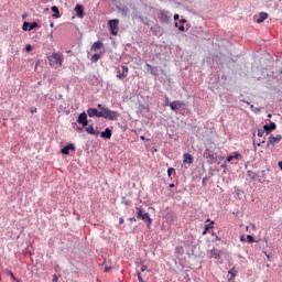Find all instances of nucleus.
Returning <instances> with one entry per match:
<instances>
[{
  "instance_id": "obj_1",
  "label": "nucleus",
  "mask_w": 282,
  "mask_h": 282,
  "mask_svg": "<svg viewBox=\"0 0 282 282\" xmlns=\"http://www.w3.org/2000/svg\"><path fill=\"white\" fill-rule=\"evenodd\" d=\"M99 109V118H104L105 120H118V112L113 110H109V108L102 106L99 104L98 106Z\"/></svg>"
},
{
  "instance_id": "obj_2",
  "label": "nucleus",
  "mask_w": 282,
  "mask_h": 282,
  "mask_svg": "<svg viewBox=\"0 0 282 282\" xmlns=\"http://www.w3.org/2000/svg\"><path fill=\"white\" fill-rule=\"evenodd\" d=\"M51 67H63V54L62 53H53L47 57Z\"/></svg>"
},
{
  "instance_id": "obj_3",
  "label": "nucleus",
  "mask_w": 282,
  "mask_h": 282,
  "mask_svg": "<svg viewBox=\"0 0 282 282\" xmlns=\"http://www.w3.org/2000/svg\"><path fill=\"white\" fill-rule=\"evenodd\" d=\"M137 218L142 219V221L148 225V228H150L151 224H153V219H151L149 213H144L142 207H137Z\"/></svg>"
},
{
  "instance_id": "obj_4",
  "label": "nucleus",
  "mask_w": 282,
  "mask_h": 282,
  "mask_svg": "<svg viewBox=\"0 0 282 282\" xmlns=\"http://www.w3.org/2000/svg\"><path fill=\"white\" fill-rule=\"evenodd\" d=\"M120 24V20L113 19L108 21V28L112 36H118V25Z\"/></svg>"
},
{
  "instance_id": "obj_5",
  "label": "nucleus",
  "mask_w": 282,
  "mask_h": 282,
  "mask_svg": "<svg viewBox=\"0 0 282 282\" xmlns=\"http://www.w3.org/2000/svg\"><path fill=\"white\" fill-rule=\"evenodd\" d=\"M158 19L161 23H169V21H171V13L169 11L159 10Z\"/></svg>"
},
{
  "instance_id": "obj_6",
  "label": "nucleus",
  "mask_w": 282,
  "mask_h": 282,
  "mask_svg": "<svg viewBox=\"0 0 282 282\" xmlns=\"http://www.w3.org/2000/svg\"><path fill=\"white\" fill-rule=\"evenodd\" d=\"M281 140H282L281 134H278L276 137L270 135L269 140L267 142V147H274L275 144H279V142H281Z\"/></svg>"
},
{
  "instance_id": "obj_7",
  "label": "nucleus",
  "mask_w": 282,
  "mask_h": 282,
  "mask_svg": "<svg viewBox=\"0 0 282 282\" xmlns=\"http://www.w3.org/2000/svg\"><path fill=\"white\" fill-rule=\"evenodd\" d=\"M77 122L78 124H82V127H87L89 124V121L87 120V112L79 113Z\"/></svg>"
},
{
  "instance_id": "obj_8",
  "label": "nucleus",
  "mask_w": 282,
  "mask_h": 282,
  "mask_svg": "<svg viewBox=\"0 0 282 282\" xmlns=\"http://www.w3.org/2000/svg\"><path fill=\"white\" fill-rule=\"evenodd\" d=\"M169 106L172 109V111H177L178 109H182L184 107V102L180 100H175V101H171Z\"/></svg>"
},
{
  "instance_id": "obj_9",
  "label": "nucleus",
  "mask_w": 282,
  "mask_h": 282,
  "mask_svg": "<svg viewBox=\"0 0 282 282\" xmlns=\"http://www.w3.org/2000/svg\"><path fill=\"white\" fill-rule=\"evenodd\" d=\"M129 76V67L127 66H122V72L120 73V70L117 74V78H119V80H124V78H127Z\"/></svg>"
},
{
  "instance_id": "obj_10",
  "label": "nucleus",
  "mask_w": 282,
  "mask_h": 282,
  "mask_svg": "<svg viewBox=\"0 0 282 282\" xmlns=\"http://www.w3.org/2000/svg\"><path fill=\"white\" fill-rule=\"evenodd\" d=\"M148 267L145 264H141L140 265V271L137 272L138 274V280L140 282H144V276H147L145 274H143L142 272H147Z\"/></svg>"
},
{
  "instance_id": "obj_11",
  "label": "nucleus",
  "mask_w": 282,
  "mask_h": 282,
  "mask_svg": "<svg viewBox=\"0 0 282 282\" xmlns=\"http://www.w3.org/2000/svg\"><path fill=\"white\" fill-rule=\"evenodd\" d=\"M87 116H89V118H100V111L96 108H88Z\"/></svg>"
},
{
  "instance_id": "obj_12",
  "label": "nucleus",
  "mask_w": 282,
  "mask_h": 282,
  "mask_svg": "<svg viewBox=\"0 0 282 282\" xmlns=\"http://www.w3.org/2000/svg\"><path fill=\"white\" fill-rule=\"evenodd\" d=\"M268 19V13L267 12H260L258 15H254V21L256 23H263Z\"/></svg>"
},
{
  "instance_id": "obj_13",
  "label": "nucleus",
  "mask_w": 282,
  "mask_h": 282,
  "mask_svg": "<svg viewBox=\"0 0 282 282\" xmlns=\"http://www.w3.org/2000/svg\"><path fill=\"white\" fill-rule=\"evenodd\" d=\"M69 151H76V147H75L74 144L65 145V147L61 150V153H63V155H69Z\"/></svg>"
},
{
  "instance_id": "obj_14",
  "label": "nucleus",
  "mask_w": 282,
  "mask_h": 282,
  "mask_svg": "<svg viewBox=\"0 0 282 282\" xmlns=\"http://www.w3.org/2000/svg\"><path fill=\"white\" fill-rule=\"evenodd\" d=\"M263 129H264L267 135H270V131H274L276 129V123L271 122L270 124H264Z\"/></svg>"
},
{
  "instance_id": "obj_15",
  "label": "nucleus",
  "mask_w": 282,
  "mask_h": 282,
  "mask_svg": "<svg viewBox=\"0 0 282 282\" xmlns=\"http://www.w3.org/2000/svg\"><path fill=\"white\" fill-rule=\"evenodd\" d=\"M75 12L77 14V17H79L82 19V17H85V10L83 9V6L77 4L75 7Z\"/></svg>"
},
{
  "instance_id": "obj_16",
  "label": "nucleus",
  "mask_w": 282,
  "mask_h": 282,
  "mask_svg": "<svg viewBox=\"0 0 282 282\" xmlns=\"http://www.w3.org/2000/svg\"><path fill=\"white\" fill-rule=\"evenodd\" d=\"M85 131L89 134V135H98V131L96 129H94V126H86L84 127Z\"/></svg>"
},
{
  "instance_id": "obj_17",
  "label": "nucleus",
  "mask_w": 282,
  "mask_h": 282,
  "mask_svg": "<svg viewBox=\"0 0 282 282\" xmlns=\"http://www.w3.org/2000/svg\"><path fill=\"white\" fill-rule=\"evenodd\" d=\"M183 163L184 164H193V155H191L189 153H185L183 155Z\"/></svg>"
},
{
  "instance_id": "obj_18",
  "label": "nucleus",
  "mask_w": 282,
  "mask_h": 282,
  "mask_svg": "<svg viewBox=\"0 0 282 282\" xmlns=\"http://www.w3.org/2000/svg\"><path fill=\"white\" fill-rule=\"evenodd\" d=\"M111 129L106 128L104 132H101V138H106V140H111Z\"/></svg>"
},
{
  "instance_id": "obj_19",
  "label": "nucleus",
  "mask_w": 282,
  "mask_h": 282,
  "mask_svg": "<svg viewBox=\"0 0 282 282\" xmlns=\"http://www.w3.org/2000/svg\"><path fill=\"white\" fill-rule=\"evenodd\" d=\"M100 47H102V42L97 41L91 45V51L93 52H98V50H100Z\"/></svg>"
},
{
  "instance_id": "obj_20",
  "label": "nucleus",
  "mask_w": 282,
  "mask_h": 282,
  "mask_svg": "<svg viewBox=\"0 0 282 282\" xmlns=\"http://www.w3.org/2000/svg\"><path fill=\"white\" fill-rule=\"evenodd\" d=\"M52 12H54L53 17L55 19H59L61 18V12L58 11V7L54 6L51 8Z\"/></svg>"
},
{
  "instance_id": "obj_21",
  "label": "nucleus",
  "mask_w": 282,
  "mask_h": 282,
  "mask_svg": "<svg viewBox=\"0 0 282 282\" xmlns=\"http://www.w3.org/2000/svg\"><path fill=\"white\" fill-rule=\"evenodd\" d=\"M212 257H214V259H219V257H221V251L217 250V249H213L210 251Z\"/></svg>"
},
{
  "instance_id": "obj_22",
  "label": "nucleus",
  "mask_w": 282,
  "mask_h": 282,
  "mask_svg": "<svg viewBox=\"0 0 282 282\" xmlns=\"http://www.w3.org/2000/svg\"><path fill=\"white\" fill-rule=\"evenodd\" d=\"M247 175H248V177H250V180H256L257 177H259V174H257V172L251 171V170H249L247 172Z\"/></svg>"
},
{
  "instance_id": "obj_23",
  "label": "nucleus",
  "mask_w": 282,
  "mask_h": 282,
  "mask_svg": "<svg viewBox=\"0 0 282 282\" xmlns=\"http://www.w3.org/2000/svg\"><path fill=\"white\" fill-rule=\"evenodd\" d=\"M215 221H212L209 225H205L203 235H207V232L213 229Z\"/></svg>"
},
{
  "instance_id": "obj_24",
  "label": "nucleus",
  "mask_w": 282,
  "mask_h": 282,
  "mask_svg": "<svg viewBox=\"0 0 282 282\" xmlns=\"http://www.w3.org/2000/svg\"><path fill=\"white\" fill-rule=\"evenodd\" d=\"M229 281L235 279L237 276V271L232 269L231 271H228Z\"/></svg>"
},
{
  "instance_id": "obj_25",
  "label": "nucleus",
  "mask_w": 282,
  "mask_h": 282,
  "mask_svg": "<svg viewBox=\"0 0 282 282\" xmlns=\"http://www.w3.org/2000/svg\"><path fill=\"white\" fill-rule=\"evenodd\" d=\"M35 28H39V22L29 23V32H32Z\"/></svg>"
},
{
  "instance_id": "obj_26",
  "label": "nucleus",
  "mask_w": 282,
  "mask_h": 282,
  "mask_svg": "<svg viewBox=\"0 0 282 282\" xmlns=\"http://www.w3.org/2000/svg\"><path fill=\"white\" fill-rule=\"evenodd\" d=\"M90 61L91 63H98V61H100V54H94Z\"/></svg>"
},
{
  "instance_id": "obj_27",
  "label": "nucleus",
  "mask_w": 282,
  "mask_h": 282,
  "mask_svg": "<svg viewBox=\"0 0 282 282\" xmlns=\"http://www.w3.org/2000/svg\"><path fill=\"white\" fill-rule=\"evenodd\" d=\"M175 252L176 254H184V247H176Z\"/></svg>"
},
{
  "instance_id": "obj_28",
  "label": "nucleus",
  "mask_w": 282,
  "mask_h": 282,
  "mask_svg": "<svg viewBox=\"0 0 282 282\" xmlns=\"http://www.w3.org/2000/svg\"><path fill=\"white\" fill-rule=\"evenodd\" d=\"M22 30L24 32H28V30H30V22H24L23 25H22Z\"/></svg>"
},
{
  "instance_id": "obj_29",
  "label": "nucleus",
  "mask_w": 282,
  "mask_h": 282,
  "mask_svg": "<svg viewBox=\"0 0 282 282\" xmlns=\"http://www.w3.org/2000/svg\"><path fill=\"white\" fill-rule=\"evenodd\" d=\"M265 135V129L258 130V138H263Z\"/></svg>"
},
{
  "instance_id": "obj_30",
  "label": "nucleus",
  "mask_w": 282,
  "mask_h": 282,
  "mask_svg": "<svg viewBox=\"0 0 282 282\" xmlns=\"http://www.w3.org/2000/svg\"><path fill=\"white\" fill-rule=\"evenodd\" d=\"M173 173H175V169L170 167L167 169V176L171 177V175H173Z\"/></svg>"
},
{
  "instance_id": "obj_31",
  "label": "nucleus",
  "mask_w": 282,
  "mask_h": 282,
  "mask_svg": "<svg viewBox=\"0 0 282 282\" xmlns=\"http://www.w3.org/2000/svg\"><path fill=\"white\" fill-rule=\"evenodd\" d=\"M247 239L249 243H254V237H252V235H248Z\"/></svg>"
},
{
  "instance_id": "obj_32",
  "label": "nucleus",
  "mask_w": 282,
  "mask_h": 282,
  "mask_svg": "<svg viewBox=\"0 0 282 282\" xmlns=\"http://www.w3.org/2000/svg\"><path fill=\"white\" fill-rule=\"evenodd\" d=\"M231 156L234 158V160H239V158H241V153L235 152Z\"/></svg>"
},
{
  "instance_id": "obj_33",
  "label": "nucleus",
  "mask_w": 282,
  "mask_h": 282,
  "mask_svg": "<svg viewBox=\"0 0 282 282\" xmlns=\"http://www.w3.org/2000/svg\"><path fill=\"white\" fill-rule=\"evenodd\" d=\"M10 276L13 279V281L21 282V280L14 278V273H12V271H10Z\"/></svg>"
},
{
  "instance_id": "obj_34",
  "label": "nucleus",
  "mask_w": 282,
  "mask_h": 282,
  "mask_svg": "<svg viewBox=\"0 0 282 282\" xmlns=\"http://www.w3.org/2000/svg\"><path fill=\"white\" fill-rule=\"evenodd\" d=\"M31 51H32V45L26 44V45H25V52H31Z\"/></svg>"
},
{
  "instance_id": "obj_35",
  "label": "nucleus",
  "mask_w": 282,
  "mask_h": 282,
  "mask_svg": "<svg viewBox=\"0 0 282 282\" xmlns=\"http://www.w3.org/2000/svg\"><path fill=\"white\" fill-rule=\"evenodd\" d=\"M104 272H111V267H105Z\"/></svg>"
},
{
  "instance_id": "obj_36",
  "label": "nucleus",
  "mask_w": 282,
  "mask_h": 282,
  "mask_svg": "<svg viewBox=\"0 0 282 282\" xmlns=\"http://www.w3.org/2000/svg\"><path fill=\"white\" fill-rule=\"evenodd\" d=\"M227 162H232V160H234V158H232V155H229V156H227Z\"/></svg>"
},
{
  "instance_id": "obj_37",
  "label": "nucleus",
  "mask_w": 282,
  "mask_h": 282,
  "mask_svg": "<svg viewBox=\"0 0 282 282\" xmlns=\"http://www.w3.org/2000/svg\"><path fill=\"white\" fill-rule=\"evenodd\" d=\"M178 30H180L181 32H184V30H185L184 25L181 24V25L178 26Z\"/></svg>"
},
{
  "instance_id": "obj_38",
  "label": "nucleus",
  "mask_w": 282,
  "mask_h": 282,
  "mask_svg": "<svg viewBox=\"0 0 282 282\" xmlns=\"http://www.w3.org/2000/svg\"><path fill=\"white\" fill-rule=\"evenodd\" d=\"M180 20V14H175L174 15V21H178Z\"/></svg>"
},
{
  "instance_id": "obj_39",
  "label": "nucleus",
  "mask_w": 282,
  "mask_h": 282,
  "mask_svg": "<svg viewBox=\"0 0 282 282\" xmlns=\"http://www.w3.org/2000/svg\"><path fill=\"white\" fill-rule=\"evenodd\" d=\"M119 224H124V218H119Z\"/></svg>"
},
{
  "instance_id": "obj_40",
  "label": "nucleus",
  "mask_w": 282,
  "mask_h": 282,
  "mask_svg": "<svg viewBox=\"0 0 282 282\" xmlns=\"http://www.w3.org/2000/svg\"><path fill=\"white\" fill-rule=\"evenodd\" d=\"M278 166H279V169H281V171H282V161H280V162L278 163Z\"/></svg>"
},
{
  "instance_id": "obj_41",
  "label": "nucleus",
  "mask_w": 282,
  "mask_h": 282,
  "mask_svg": "<svg viewBox=\"0 0 282 282\" xmlns=\"http://www.w3.org/2000/svg\"><path fill=\"white\" fill-rule=\"evenodd\" d=\"M129 221H134L135 223L138 220L135 219V217H132V218L129 219Z\"/></svg>"
},
{
  "instance_id": "obj_42",
  "label": "nucleus",
  "mask_w": 282,
  "mask_h": 282,
  "mask_svg": "<svg viewBox=\"0 0 282 282\" xmlns=\"http://www.w3.org/2000/svg\"><path fill=\"white\" fill-rule=\"evenodd\" d=\"M31 113H36V108L31 109Z\"/></svg>"
},
{
  "instance_id": "obj_43",
  "label": "nucleus",
  "mask_w": 282,
  "mask_h": 282,
  "mask_svg": "<svg viewBox=\"0 0 282 282\" xmlns=\"http://www.w3.org/2000/svg\"><path fill=\"white\" fill-rule=\"evenodd\" d=\"M208 158L213 160L215 158V154H209Z\"/></svg>"
},
{
  "instance_id": "obj_44",
  "label": "nucleus",
  "mask_w": 282,
  "mask_h": 282,
  "mask_svg": "<svg viewBox=\"0 0 282 282\" xmlns=\"http://www.w3.org/2000/svg\"><path fill=\"white\" fill-rule=\"evenodd\" d=\"M240 241H246V238L243 236H240Z\"/></svg>"
},
{
  "instance_id": "obj_45",
  "label": "nucleus",
  "mask_w": 282,
  "mask_h": 282,
  "mask_svg": "<svg viewBox=\"0 0 282 282\" xmlns=\"http://www.w3.org/2000/svg\"><path fill=\"white\" fill-rule=\"evenodd\" d=\"M180 23H186V19H182Z\"/></svg>"
},
{
  "instance_id": "obj_46",
  "label": "nucleus",
  "mask_w": 282,
  "mask_h": 282,
  "mask_svg": "<svg viewBox=\"0 0 282 282\" xmlns=\"http://www.w3.org/2000/svg\"><path fill=\"white\" fill-rule=\"evenodd\" d=\"M216 241H221V238H219V236H216Z\"/></svg>"
},
{
  "instance_id": "obj_47",
  "label": "nucleus",
  "mask_w": 282,
  "mask_h": 282,
  "mask_svg": "<svg viewBox=\"0 0 282 282\" xmlns=\"http://www.w3.org/2000/svg\"><path fill=\"white\" fill-rule=\"evenodd\" d=\"M170 188H175V184H170Z\"/></svg>"
},
{
  "instance_id": "obj_48",
  "label": "nucleus",
  "mask_w": 282,
  "mask_h": 282,
  "mask_svg": "<svg viewBox=\"0 0 282 282\" xmlns=\"http://www.w3.org/2000/svg\"><path fill=\"white\" fill-rule=\"evenodd\" d=\"M147 67H149V69H151L152 66H151V64H147Z\"/></svg>"
},
{
  "instance_id": "obj_49",
  "label": "nucleus",
  "mask_w": 282,
  "mask_h": 282,
  "mask_svg": "<svg viewBox=\"0 0 282 282\" xmlns=\"http://www.w3.org/2000/svg\"><path fill=\"white\" fill-rule=\"evenodd\" d=\"M53 281H54V282H57V281H58V279L55 276V278L53 279Z\"/></svg>"
},
{
  "instance_id": "obj_50",
  "label": "nucleus",
  "mask_w": 282,
  "mask_h": 282,
  "mask_svg": "<svg viewBox=\"0 0 282 282\" xmlns=\"http://www.w3.org/2000/svg\"><path fill=\"white\" fill-rule=\"evenodd\" d=\"M51 28H54V22H51Z\"/></svg>"
},
{
  "instance_id": "obj_51",
  "label": "nucleus",
  "mask_w": 282,
  "mask_h": 282,
  "mask_svg": "<svg viewBox=\"0 0 282 282\" xmlns=\"http://www.w3.org/2000/svg\"><path fill=\"white\" fill-rule=\"evenodd\" d=\"M261 143H262V144H265V140H262Z\"/></svg>"
},
{
  "instance_id": "obj_52",
  "label": "nucleus",
  "mask_w": 282,
  "mask_h": 282,
  "mask_svg": "<svg viewBox=\"0 0 282 282\" xmlns=\"http://www.w3.org/2000/svg\"><path fill=\"white\" fill-rule=\"evenodd\" d=\"M254 108V106L253 105H251V109H253Z\"/></svg>"
},
{
  "instance_id": "obj_53",
  "label": "nucleus",
  "mask_w": 282,
  "mask_h": 282,
  "mask_svg": "<svg viewBox=\"0 0 282 282\" xmlns=\"http://www.w3.org/2000/svg\"><path fill=\"white\" fill-rule=\"evenodd\" d=\"M141 140H144V137H141Z\"/></svg>"
},
{
  "instance_id": "obj_54",
  "label": "nucleus",
  "mask_w": 282,
  "mask_h": 282,
  "mask_svg": "<svg viewBox=\"0 0 282 282\" xmlns=\"http://www.w3.org/2000/svg\"><path fill=\"white\" fill-rule=\"evenodd\" d=\"M252 229L254 230V225H252Z\"/></svg>"
},
{
  "instance_id": "obj_55",
  "label": "nucleus",
  "mask_w": 282,
  "mask_h": 282,
  "mask_svg": "<svg viewBox=\"0 0 282 282\" xmlns=\"http://www.w3.org/2000/svg\"><path fill=\"white\" fill-rule=\"evenodd\" d=\"M175 26L177 28V23H175Z\"/></svg>"
},
{
  "instance_id": "obj_56",
  "label": "nucleus",
  "mask_w": 282,
  "mask_h": 282,
  "mask_svg": "<svg viewBox=\"0 0 282 282\" xmlns=\"http://www.w3.org/2000/svg\"><path fill=\"white\" fill-rule=\"evenodd\" d=\"M206 221H210V219H207Z\"/></svg>"
}]
</instances>
